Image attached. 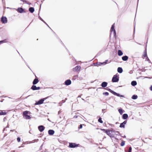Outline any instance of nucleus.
Returning a JSON list of instances; mask_svg holds the SVG:
<instances>
[{
  "label": "nucleus",
  "mask_w": 152,
  "mask_h": 152,
  "mask_svg": "<svg viewBox=\"0 0 152 152\" xmlns=\"http://www.w3.org/2000/svg\"><path fill=\"white\" fill-rule=\"evenodd\" d=\"M119 77L117 75H114L112 79L113 82H117L119 80Z\"/></svg>",
  "instance_id": "7ed1b4c3"
},
{
  "label": "nucleus",
  "mask_w": 152,
  "mask_h": 152,
  "mask_svg": "<svg viewBox=\"0 0 152 152\" xmlns=\"http://www.w3.org/2000/svg\"><path fill=\"white\" fill-rule=\"evenodd\" d=\"M65 83L66 85L68 86L71 84V81L70 80H68L65 81Z\"/></svg>",
  "instance_id": "f8f14e48"
},
{
  "label": "nucleus",
  "mask_w": 152,
  "mask_h": 152,
  "mask_svg": "<svg viewBox=\"0 0 152 152\" xmlns=\"http://www.w3.org/2000/svg\"><path fill=\"white\" fill-rule=\"evenodd\" d=\"M39 82V80L37 79H35L33 81V83L34 85H35L37 84Z\"/></svg>",
  "instance_id": "a211bd4d"
},
{
  "label": "nucleus",
  "mask_w": 152,
  "mask_h": 152,
  "mask_svg": "<svg viewBox=\"0 0 152 152\" xmlns=\"http://www.w3.org/2000/svg\"><path fill=\"white\" fill-rule=\"evenodd\" d=\"M114 24H113L111 28V34L110 35H113L114 37H116V34L114 29Z\"/></svg>",
  "instance_id": "f257e3e1"
},
{
  "label": "nucleus",
  "mask_w": 152,
  "mask_h": 152,
  "mask_svg": "<svg viewBox=\"0 0 152 152\" xmlns=\"http://www.w3.org/2000/svg\"><path fill=\"white\" fill-rule=\"evenodd\" d=\"M107 83L106 82H103L101 84V86L103 87H105L107 86Z\"/></svg>",
  "instance_id": "f3484780"
},
{
  "label": "nucleus",
  "mask_w": 152,
  "mask_h": 152,
  "mask_svg": "<svg viewBox=\"0 0 152 152\" xmlns=\"http://www.w3.org/2000/svg\"><path fill=\"white\" fill-rule=\"evenodd\" d=\"M31 89L33 90H38L40 89V87H37L35 86H33L31 87Z\"/></svg>",
  "instance_id": "1a4fd4ad"
},
{
  "label": "nucleus",
  "mask_w": 152,
  "mask_h": 152,
  "mask_svg": "<svg viewBox=\"0 0 152 152\" xmlns=\"http://www.w3.org/2000/svg\"><path fill=\"white\" fill-rule=\"evenodd\" d=\"M150 89L151 91H152V86H151L150 87Z\"/></svg>",
  "instance_id": "58836bf2"
},
{
  "label": "nucleus",
  "mask_w": 152,
  "mask_h": 152,
  "mask_svg": "<svg viewBox=\"0 0 152 152\" xmlns=\"http://www.w3.org/2000/svg\"><path fill=\"white\" fill-rule=\"evenodd\" d=\"M132 148L131 147H130L129 149V151L128 152H131L132 150Z\"/></svg>",
  "instance_id": "f704fd0d"
},
{
  "label": "nucleus",
  "mask_w": 152,
  "mask_h": 152,
  "mask_svg": "<svg viewBox=\"0 0 152 152\" xmlns=\"http://www.w3.org/2000/svg\"><path fill=\"white\" fill-rule=\"evenodd\" d=\"M17 10L18 12L20 13H22L23 12H24L23 10L21 8H19Z\"/></svg>",
  "instance_id": "dca6fc26"
},
{
  "label": "nucleus",
  "mask_w": 152,
  "mask_h": 152,
  "mask_svg": "<svg viewBox=\"0 0 152 152\" xmlns=\"http://www.w3.org/2000/svg\"><path fill=\"white\" fill-rule=\"evenodd\" d=\"M143 56L145 57H147L148 58V60H149V59L147 57V54L146 51L145 52L144 54L143 55Z\"/></svg>",
  "instance_id": "c85d7f7f"
},
{
  "label": "nucleus",
  "mask_w": 152,
  "mask_h": 152,
  "mask_svg": "<svg viewBox=\"0 0 152 152\" xmlns=\"http://www.w3.org/2000/svg\"><path fill=\"white\" fill-rule=\"evenodd\" d=\"M131 84L132 86H134L137 85V83L136 81H133L132 82Z\"/></svg>",
  "instance_id": "5701e85b"
},
{
  "label": "nucleus",
  "mask_w": 152,
  "mask_h": 152,
  "mask_svg": "<svg viewBox=\"0 0 152 152\" xmlns=\"http://www.w3.org/2000/svg\"><path fill=\"white\" fill-rule=\"evenodd\" d=\"M17 140L18 142H19L20 141V137H18L17 138Z\"/></svg>",
  "instance_id": "72a5a7b5"
},
{
  "label": "nucleus",
  "mask_w": 152,
  "mask_h": 152,
  "mask_svg": "<svg viewBox=\"0 0 152 152\" xmlns=\"http://www.w3.org/2000/svg\"><path fill=\"white\" fill-rule=\"evenodd\" d=\"M30 112L28 111H25L23 112V116H25L26 115H27L28 114H30Z\"/></svg>",
  "instance_id": "4468645a"
},
{
  "label": "nucleus",
  "mask_w": 152,
  "mask_h": 152,
  "mask_svg": "<svg viewBox=\"0 0 152 152\" xmlns=\"http://www.w3.org/2000/svg\"><path fill=\"white\" fill-rule=\"evenodd\" d=\"M106 133L111 137H114V136L113 134V133H114L113 130L109 131V130H106Z\"/></svg>",
  "instance_id": "f03ea898"
},
{
  "label": "nucleus",
  "mask_w": 152,
  "mask_h": 152,
  "mask_svg": "<svg viewBox=\"0 0 152 152\" xmlns=\"http://www.w3.org/2000/svg\"><path fill=\"white\" fill-rule=\"evenodd\" d=\"M82 128V125L80 124V128L81 129Z\"/></svg>",
  "instance_id": "4c0bfd02"
},
{
  "label": "nucleus",
  "mask_w": 152,
  "mask_h": 152,
  "mask_svg": "<svg viewBox=\"0 0 152 152\" xmlns=\"http://www.w3.org/2000/svg\"><path fill=\"white\" fill-rule=\"evenodd\" d=\"M74 117V118H77V116H75Z\"/></svg>",
  "instance_id": "79ce46f5"
},
{
  "label": "nucleus",
  "mask_w": 152,
  "mask_h": 152,
  "mask_svg": "<svg viewBox=\"0 0 152 152\" xmlns=\"http://www.w3.org/2000/svg\"><path fill=\"white\" fill-rule=\"evenodd\" d=\"M100 129L102 131H103L104 132H106V131L104 129Z\"/></svg>",
  "instance_id": "c9c22d12"
},
{
  "label": "nucleus",
  "mask_w": 152,
  "mask_h": 152,
  "mask_svg": "<svg viewBox=\"0 0 152 152\" xmlns=\"http://www.w3.org/2000/svg\"><path fill=\"white\" fill-rule=\"evenodd\" d=\"M28 97V96H27V97H26V98H27V97Z\"/></svg>",
  "instance_id": "c03bdc74"
},
{
  "label": "nucleus",
  "mask_w": 152,
  "mask_h": 152,
  "mask_svg": "<svg viewBox=\"0 0 152 152\" xmlns=\"http://www.w3.org/2000/svg\"><path fill=\"white\" fill-rule=\"evenodd\" d=\"M123 54L122 52L120 50H119L118 51V55L119 56H121Z\"/></svg>",
  "instance_id": "4be33fe9"
},
{
  "label": "nucleus",
  "mask_w": 152,
  "mask_h": 152,
  "mask_svg": "<svg viewBox=\"0 0 152 152\" xmlns=\"http://www.w3.org/2000/svg\"><path fill=\"white\" fill-rule=\"evenodd\" d=\"M132 98L133 99H135L137 98V95H133L132 96Z\"/></svg>",
  "instance_id": "bb28decb"
},
{
  "label": "nucleus",
  "mask_w": 152,
  "mask_h": 152,
  "mask_svg": "<svg viewBox=\"0 0 152 152\" xmlns=\"http://www.w3.org/2000/svg\"><path fill=\"white\" fill-rule=\"evenodd\" d=\"M29 11L31 13H33L34 11V9L33 7H30L29 9Z\"/></svg>",
  "instance_id": "393cba45"
},
{
  "label": "nucleus",
  "mask_w": 152,
  "mask_h": 152,
  "mask_svg": "<svg viewBox=\"0 0 152 152\" xmlns=\"http://www.w3.org/2000/svg\"><path fill=\"white\" fill-rule=\"evenodd\" d=\"M103 94L106 96H108L109 95V93L107 92H106L103 93Z\"/></svg>",
  "instance_id": "473e14b6"
},
{
  "label": "nucleus",
  "mask_w": 152,
  "mask_h": 152,
  "mask_svg": "<svg viewBox=\"0 0 152 152\" xmlns=\"http://www.w3.org/2000/svg\"><path fill=\"white\" fill-rule=\"evenodd\" d=\"M127 123V121H125L123 123H121V124L120 127L121 128H124V126L125 124Z\"/></svg>",
  "instance_id": "9b49d317"
},
{
  "label": "nucleus",
  "mask_w": 152,
  "mask_h": 152,
  "mask_svg": "<svg viewBox=\"0 0 152 152\" xmlns=\"http://www.w3.org/2000/svg\"><path fill=\"white\" fill-rule=\"evenodd\" d=\"M81 67L80 66H76L73 69L74 71H80Z\"/></svg>",
  "instance_id": "ddd939ff"
},
{
  "label": "nucleus",
  "mask_w": 152,
  "mask_h": 152,
  "mask_svg": "<svg viewBox=\"0 0 152 152\" xmlns=\"http://www.w3.org/2000/svg\"><path fill=\"white\" fill-rule=\"evenodd\" d=\"M125 145V142L124 141H122L121 142V145L122 146H124Z\"/></svg>",
  "instance_id": "2f4dec72"
},
{
  "label": "nucleus",
  "mask_w": 152,
  "mask_h": 152,
  "mask_svg": "<svg viewBox=\"0 0 152 152\" xmlns=\"http://www.w3.org/2000/svg\"><path fill=\"white\" fill-rule=\"evenodd\" d=\"M47 98H48V97L45 98L43 99H42L40 100L39 101L37 102H36L35 104V105H39V104H42L43 103V102L44 101V100H45Z\"/></svg>",
  "instance_id": "20e7f679"
},
{
  "label": "nucleus",
  "mask_w": 152,
  "mask_h": 152,
  "mask_svg": "<svg viewBox=\"0 0 152 152\" xmlns=\"http://www.w3.org/2000/svg\"><path fill=\"white\" fill-rule=\"evenodd\" d=\"M118 112L121 115L123 113V110L121 109H118Z\"/></svg>",
  "instance_id": "cd10ccee"
},
{
  "label": "nucleus",
  "mask_w": 152,
  "mask_h": 152,
  "mask_svg": "<svg viewBox=\"0 0 152 152\" xmlns=\"http://www.w3.org/2000/svg\"><path fill=\"white\" fill-rule=\"evenodd\" d=\"M99 129L98 128H96V129Z\"/></svg>",
  "instance_id": "49530a36"
},
{
  "label": "nucleus",
  "mask_w": 152,
  "mask_h": 152,
  "mask_svg": "<svg viewBox=\"0 0 152 152\" xmlns=\"http://www.w3.org/2000/svg\"><path fill=\"white\" fill-rule=\"evenodd\" d=\"M114 133H113V134L114 136V137H115L116 136L119 135L120 134L119 132L118 131H115L114 130H113Z\"/></svg>",
  "instance_id": "9d476101"
},
{
  "label": "nucleus",
  "mask_w": 152,
  "mask_h": 152,
  "mask_svg": "<svg viewBox=\"0 0 152 152\" xmlns=\"http://www.w3.org/2000/svg\"><path fill=\"white\" fill-rule=\"evenodd\" d=\"M25 1L24 0V1Z\"/></svg>",
  "instance_id": "de8ad7c7"
},
{
  "label": "nucleus",
  "mask_w": 152,
  "mask_h": 152,
  "mask_svg": "<svg viewBox=\"0 0 152 152\" xmlns=\"http://www.w3.org/2000/svg\"><path fill=\"white\" fill-rule=\"evenodd\" d=\"M74 77L75 78H77L78 77L77 75L75 76Z\"/></svg>",
  "instance_id": "a19ab883"
},
{
  "label": "nucleus",
  "mask_w": 152,
  "mask_h": 152,
  "mask_svg": "<svg viewBox=\"0 0 152 152\" xmlns=\"http://www.w3.org/2000/svg\"><path fill=\"white\" fill-rule=\"evenodd\" d=\"M128 58L127 56H124L122 57V59L124 61H127Z\"/></svg>",
  "instance_id": "6ab92c4d"
},
{
  "label": "nucleus",
  "mask_w": 152,
  "mask_h": 152,
  "mask_svg": "<svg viewBox=\"0 0 152 152\" xmlns=\"http://www.w3.org/2000/svg\"><path fill=\"white\" fill-rule=\"evenodd\" d=\"M128 117V115L127 114H124L123 115V118L124 119H126Z\"/></svg>",
  "instance_id": "aec40b11"
},
{
  "label": "nucleus",
  "mask_w": 152,
  "mask_h": 152,
  "mask_svg": "<svg viewBox=\"0 0 152 152\" xmlns=\"http://www.w3.org/2000/svg\"><path fill=\"white\" fill-rule=\"evenodd\" d=\"M39 19L41 20H42V21H43L45 23L44 21V20H43L40 17H39Z\"/></svg>",
  "instance_id": "e433bc0d"
},
{
  "label": "nucleus",
  "mask_w": 152,
  "mask_h": 152,
  "mask_svg": "<svg viewBox=\"0 0 152 152\" xmlns=\"http://www.w3.org/2000/svg\"><path fill=\"white\" fill-rule=\"evenodd\" d=\"M109 91L111 92L113 94L116 95L118 96H119L120 97H124V96L122 95H121L120 94L117 93L112 91L111 90L109 89Z\"/></svg>",
  "instance_id": "39448f33"
},
{
  "label": "nucleus",
  "mask_w": 152,
  "mask_h": 152,
  "mask_svg": "<svg viewBox=\"0 0 152 152\" xmlns=\"http://www.w3.org/2000/svg\"><path fill=\"white\" fill-rule=\"evenodd\" d=\"M23 117L25 118L26 119H30L31 118L30 116L28 115H26L25 116H23Z\"/></svg>",
  "instance_id": "a878e982"
},
{
  "label": "nucleus",
  "mask_w": 152,
  "mask_h": 152,
  "mask_svg": "<svg viewBox=\"0 0 152 152\" xmlns=\"http://www.w3.org/2000/svg\"><path fill=\"white\" fill-rule=\"evenodd\" d=\"M7 18L5 17H2L1 18V21L3 23H7Z\"/></svg>",
  "instance_id": "0eeeda50"
},
{
  "label": "nucleus",
  "mask_w": 152,
  "mask_h": 152,
  "mask_svg": "<svg viewBox=\"0 0 152 152\" xmlns=\"http://www.w3.org/2000/svg\"><path fill=\"white\" fill-rule=\"evenodd\" d=\"M98 121L101 123H102L103 122V121H102V118H99V119H98Z\"/></svg>",
  "instance_id": "c756f323"
},
{
  "label": "nucleus",
  "mask_w": 152,
  "mask_h": 152,
  "mask_svg": "<svg viewBox=\"0 0 152 152\" xmlns=\"http://www.w3.org/2000/svg\"><path fill=\"white\" fill-rule=\"evenodd\" d=\"M48 133L49 135H53L54 133V131L52 130H49L48 131Z\"/></svg>",
  "instance_id": "2eb2a0df"
},
{
  "label": "nucleus",
  "mask_w": 152,
  "mask_h": 152,
  "mask_svg": "<svg viewBox=\"0 0 152 152\" xmlns=\"http://www.w3.org/2000/svg\"><path fill=\"white\" fill-rule=\"evenodd\" d=\"M28 97V96H27V97H26V98H27V97Z\"/></svg>",
  "instance_id": "37998d69"
},
{
  "label": "nucleus",
  "mask_w": 152,
  "mask_h": 152,
  "mask_svg": "<svg viewBox=\"0 0 152 152\" xmlns=\"http://www.w3.org/2000/svg\"><path fill=\"white\" fill-rule=\"evenodd\" d=\"M4 41H0V44H1L3 42H4Z\"/></svg>",
  "instance_id": "ea45409f"
},
{
  "label": "nucleus",
  "mask_w": 152,
  "mask_h": 152,
  "mask_svg": "<svg viewBox=\"0 0 152 152\" xmlns=\"http://www.w3.org/2000/svg\"><path fill=\"white\" fill-rule=\"evenodd\" d=\"M28 97V96H27V97H26V98H27V97Z\"/></svg>",
  "instance_id": "a18cd8bd"
},
{
  "label": "nucleus",
  "mask_w": 152,
  "mask_h": 152,
  "mask_svg": "<svg viewBox=\"0 0 152 152\" xmlns=\"http://www.w3.org/2000/svg\"><path fill=\"white\" fill-rule=\"evenodd\" d=\"M118 72L120 73H121L123 72V69L121 67H118Z\"/></svg>",
  "instance_id": "412c9836"
},
{
  "label": "nucleus",
  "mask_w": 152,
  "mask_h": 152,
  "mask_svg": "<svg viewBox=\"0 0 152 152\" xmlns=\"http://www.w3.org/2000/svg\"><path fill=\"white\" fill-rule=\"evenodd\" d=\"M78 146V144H76L75 143H69V147L71 148H75Z\"/></svg>",
  "instance_id": "423d86ee"
},
{
  "label": "nucleus",
  "mask_w": 152,
  "mask_h": 152,
  "mask_svg": "<svg viewBox=\"0 0 152 152\" xmlns=\"http://www.w3.org/2000/svg\"><path fill=\"white\" fill-rule=\"evenodd\" d=\"M107 61H108V60H106L105 62H103V63H99V65L100 66V65H102V64L105 65L107 64Z\"/></svg>",
  "instance_id": "b1692460"
},
{
  "label": "nucleus",
  "mask_w": 152,
  "mask_h": 152,
  "mask_svg": "<svg viewBox=\"0 0 152 152\" xmlns=\"http://www.w3.org/2000/svg\"><path fill=\"white\" fill-rule=\"evenodd\" d=\"M6 114V112H0V115H5Z\"/></svg>",
  "instance_id": "7c9ffc66"
},
{
  "label": "nucleus",
  "mask_w": 152,
  "mask_h": 152,
  "mask_svg": "<svg viewBox=\"0 0 152 152\" xmlns=\"http://www.w3.org/2000/svg\"><path fill=\"white\" fill-rule=\"evenodd\" d=\"M38 129L40 132H42L44 130V127L43 126L41 125L38 126Z\"/></svg>",
  "instance_id": "6e6552de"
}]
</instances>
